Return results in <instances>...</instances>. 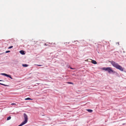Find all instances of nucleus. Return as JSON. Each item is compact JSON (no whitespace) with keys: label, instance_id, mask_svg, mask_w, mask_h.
Returning a JSON list of instances; mask_svg holds the SVG:
<instances>
[{"label":"nucleus","instance_id":"obj_15","mask_svg":"<svg viewBox=\"0 0 126 126\" xmlns=\"http://www.w3.org/2000/svg\"><path fill=\"white\" fill-rule=\"evenodd\" d=\"M68 65H67V66L68 67V68H70V69H74L73 68L71 67L69 65L68 66Z\"/></svg>","mask_w":126,"mask_h":126},{"label":"nucleus","instance_id":"obj_22","mask_svg":"<svg viewBox=\"0 0 126 126\" xmlns=\"http://www.w3.org/2000/svg\"><path fill=\"white\" fill-rule=\"evenodd\" d=\"M16 104L15 103H12L11 104V105H15Z\"/></svg>","mask_w":126,"mask_h":126},{"label":"nucleus","instance_id":"obj_20","mask_svg":"<svg viewBox=\"0 0 126 126\" xmlns=\"http://www.w3.org/2000/svg\"><path fill=\"white\" fill-rule=\"evenodd\" d=\"M13 46H10V47H9L8 48V49H11V48H13Z\"/></svg>","mask_w":126,"mask_h":126},{"label":"nucleus","instance_id":"obj_25","mask_svg":"<svg viewBox=\"0 0 126 126\" xmlns=\"http://www.w3.org/2000/svg\"><path fill=\"white\" fill-rule=\"evenodd\" d=\"M45 45H46V46H47V44H45Z\"/></svg>","mask_w":126,"mask_h":126},{"label":"nucleus","instance_id":"obj_24","mask_svg":"<svg viewBox=\"0 0 126 126\" xmlns=\"http://www.w3.org/2000/svg\"><path fill=\"white\" fill-rule=\"evenodd\" d=\"M76 41H77V42H78V41H74V42H76Z\"/></svg>","mask_w":126,"mask_h":126},{"label":"nucleus","instance_id":"obj_4","mask_svg":"<svg viewBox=\"0 0 126 126\" xmlns=\"http://www.w3.org/2000/svg\"><path fill=\"white\" fill-rule=\"evenodd\" d=\"M5 76L6 77L8 78H9L12 79H13V78L12 77L11 75H10L7 74H5Z\"/></svg>","mask_w":126,"mask_h":126},{"label":"nucleus","instance_id":"obj_8","mask_svg":"<svg viewBox=\"0 0 126 126\" xmlns=\"http://www.w3.org/2000/svg\"><path fill=\"white\" fill-rule=\"evenodd\" d=\"M86 110L90 113H91L93 111V110H92L90 109H87Z\"/></svg>","mask_w":126,"mask_h":126},{"label":"nucleus","instance_id":"obj_12","mask_svg":"<svg viewBox=\"0 0 126 126\" xmlns=\"http://www.w3.org/2000/svg\"><path fill=\"white\" fill-rule=\"evenodd\" d=\"M0 84L1 85H2L4 86H9L8 85H5V84H3V83H0Z\"/></svg>","mask_w":126,"mask_h":126},{"label":"nucleus","instance_id":"obj_2","mask_svg":"<svg viewBox=\"0 0 126 126\" xmlns=\"http://www.w3.org/2000/svg\"><path fill=\"white\" fill-rule=\"evenodd\" d=\"M101 69L103 70H104L105 71H107L110 74H115L117 76L119 75V74L116 71L113 70L112 68L110 67H102Z\"/></svg>","mask_w":126,"mask_h":126},{"label":"nucleus","instance_id":"obj_27","mask_svg":"<svg viewBox=\"0 0 126 126\" xmlns=\"http://www.w3.org/2000/svg\"><path fill=\"white\" fill-rule=\"evenodd\" d=\"M118 44L119 45V43H118Z\"/></svg>","mask_w":126,"mask_h":126},{"label":"nucleus","instance_id":"obj_5","mask_svg":"<svg viewBox=\"0 0 126 126\" xmlns=\"http://www.w3.org/2000/svg\"><path fill=\"white\" fill-rule=\"evenodd\" d=\"M19 52L22 55H24L25 54V51L23 50H21Z\"/></svg>","mask_w":126,"mask_h":126},{"label":"nucleus","instance_id":"obj_1","mask_svg":"<svg viewBox=\"0 0 126 126\" xmlns=\"http://www.w3.org/2000/svg\"><path fill=\"white\" fill-rule=\"evenodd\" d=\"M110 62L114 67L117 69H118L122 71H124V68L117 63L112 61H110Z\"/></svg>","mask_w":126,"mask_h":126},{"label":"nucleus","instance_id":"obj_9","mask_svg":"<svg viewBox=\"0 0 126 126\" xmlns=\"http://www.w3.org/2000/svg\"><path fill=\"white\" fill-rule=\"evenodd\" d=\"M92 63H93L94 64H96L97 63L96 62V61H95V60H93L92 61Z\"/></svg>","mask_w":126,"mask_h":126},{"label":"nucleus","instance_id":"obj_11","mask_svg":"<svg viewBox=\"0 0 126 126\" xmlns=\"http://www.w3.org/2000/svg\"><path fill=\"white\" fill-rule=\"evenodd\" d=\"M32 99H31V98L29 97H28L27 98H26L25 99V100H32Z\"/></svg>","mask_w":126,"mask_h":126},{"label":"nucleus","instance_id":"obj_6","mask_svg":"<svg viewBox=\"0 0 126 126\" xmlns=\"http://www.w3.org/2000/svg\"><path fill=\"white\" fill-rule=\"evenodd\" d=\"M26 123L24 121L23 122L20 124L18 126H22L26 124Z\"/></svg>","mask_w":126,"mask_h":126},{"label":"nucleus","instance_id":"obj_3","mask_svg":"<svg viewBox=\"0 0 126 126\" xmlns=\"http://www.w3.org/2000/svg\"><path fill=\"white\" fill-rule=\"evenodd\" d=\"M23 116L24 118V121L27 123L28 122V116L26 113H24L23 114Z\"/></svg>","mask_w":126,"mask_h":126},{"label":"nucleus","instance_id":"obj_14","mask_svg":"<svg viewBox=\"0 0 126 126\" xmlns=\"http://www.w3.org/2000/svg\"><path fill=\"white\" fill-rule=\"evenodd\" d=\"M68 65H67V66L68 67V68H70V69H74L73 68L71 67L69 65L68 66Z\"/></svg>","mask_w":126,"mask_h":126},{"label":"nucleus","instance_id":"obj_18","mask_svg":"<svg viewBox=\"0 0 126 126\" xmlns=\"http://www.w3.org/2000/svg\"><path fill=\"white\" fill-rule=\"evenodd\" d=\"M35 65H37L39 66H42L43 65H41V64H35Z\"/></svg>","mask_w":126,"mask_h":126},{"label":"nucleus","instance_id":"obj_16","mask_svg":"<svg viewBox=\"0 0 126 126\" xmlns=\"http://www.w3.org/2000/svg\"><path fill=\"white\" fill-rule=\"evenodd\" d=\"M15 64H16L17 63H18V62L17 61V60H15Z\"/></svg>","mask_w":126,"mask_h":126},{"label":"nucleus","instance_id":"obj_10","mask_svg":"<svg viewBox=\"0 0 126 126\" xmlns=\"http://www.w3.org/2000/svg\"><path fill=\"white\" fill-rule=\"evenodd\" d=\"M28 65L27 64H23L22 65L23 67H27L28 66Z\"/></svg>","mask_w":126,"mask_h":126},{"label":"nucleus","instance_id":"obj_23","mask_svg":"<svg viewBox=\"0 0 126 126\" xmlns=\"http://www.w3.org/2000/svg\"><path fill=\"white\" fill-rule=\"evenodd\" d=\"M0 81H4L2 80H0Z\"/></svg>","mask_w":126,"mask_h":126},{"label":"nucleus","instance_id":"obj_17","mask_svg":"<svg viewBox=\"0 0 126 126\" xmlns=\"http://www.w3.org/2000/svg\"><path fill=\"white\" fill-rule=\"evenodd\" d=\"M67 83L68 84H72L73 85V84H74V83H72V82H67Z\"/></svg>","mask_w":126,"mask_h":126},{"label":"nucleus","instance_id":"obj_26","mask_svg":"<svg viewBox=\"0 0 126 126\" xmlns=\"http://www.w3.org/2000/svg\"><path fill=\"white\" fill-rule=\"evenodd\" d=\"M118 44L119 45V43H118Z\"/></svg>","mask_w":126,"mask_h":126},{"label":"nucleus","instance_id":"obj_19","mask_svg":"<svg viewBox=\"0 0 126 126\" xmlns=\"http://www.w3.org/2000/svg\"><path fill=\"white\" fill-rule=\"evenodd\" d=\"M5 73H1L0 74V75H3L4 76H5Z\"/></svg>","mask_w":126,"mask_h":126},{"label":"nucleus","instance_id":"obj_13","mask_svg":"<svg viewBox=\"0 0 126 126\" xmlns=\"http://www.w3.org/2000/svg\"><path fill=\"white\" fill-rule=\"evenodd\" d=\"M11 117L10 116H9L7 117V120H10L11 119Z\"/></svg>","mask_w":126,"mask_h":126},{"label":"nucleus","instance_id":"obj_28","mask_svg":"<svg viewBox=\"0 0 126 126\" xmlns=\"http://www.w3.org/2000/svg\"><path fill=\"white\" fill-rule=\"evenodd\" d=\"M76 44H77V43H76Z\"/></svg>","mask_w":126,"mask_h":126},{"label":"nucleus","instance_id":"obj_21","mask_svg":"<svg viewBox=\"0 0 126 126\" xmlns=\"http://www.w3.org/2000/svg\"><path fill=\"white\" fill-rule=\"evenodd\" d=\"M10 52V51H7L5 52L6 53H8Z\"/></svg>","mask_w":126,"mask_h":126},{"label":"nucleus","instance_id":"obj_7","mask_svg":"<svg viewBox=\"0 0 126 126\" xmlns=\"http://www.w3.org/2000/svg\"><path fill=\"white\" fill-rule=\"evenodd\" d=\"M26 123L24 121L23 122L20 124L18 126H22L26 124Z\"/></svg>","mask_w":126,"mask_h":126}]
</instances>
